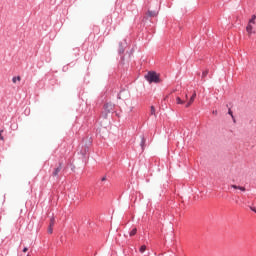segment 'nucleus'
Returning a JSON list of instances; mask_svg holds the SVG:
<instances>
[{
  "label": "nucleus",
  "instance_id": "f257e3e1",
  "mask_svg": "<svg viewBox=\"0 0 256 256\" xmlns=\"http://www.w3.org/2000/svg\"><path fill=\"white\" fill-rule=\"evenodd\" d=\"M145 79L147 81H149L150 83H160L161 79L159 78V74H157L156 72H148L145 75Z\"/></svg>",
  "mask_w": 256,
  "mask_h": 256
},
{
  "label": "nucleus",
  "instance_id": "f03ea898",
  "mask_svg": "<svg viewBox=\"0 0 256 256\" xmlns=\"http://www.w3.org/2000/svg\"><path fill=\"white\" fill-rule=\"evenodd\" d=\"M114 109H115V105L113 103H106L104 105V113H112Z\"/></svg>",
  "mask_w": 256,
  "mask_h": 256
},
{
  "label": "nucleus",
  "instance_id": "7ed1b4c3",
  "mask_svg": "<svg viewBox=\"0 0 256 256\" xmlns=\"http://www.w3.org/2000/svg\"><path fill=\"white\" fill-rule=\"evenodd\" d=\"M195 97H197V92L194 91L193 95L191 96L189 102L186 104V108L191 107L193 105V102L195 101Z\"/></svg>",
  "mask_w": 256,
  "mask_h": 256
},
{
  "label": "nucleus",
  "instance_id": "20e7f679",
  "mask_svg": "<svg viewBox=\"0 0 256 256\" xmlns=\"http://www.w3.org/2000/svg\"><path fill=\"white\" fill-rule=\"evenodd\" d=\"M55 226V218H51L48 233H53V227Z\"/></svg>",
  "mask_w": 256,
  "mask_h": 256
},
{
  "label": "nucleus",
  "instance_id": "39448f33",
  "mask_svg": "<svg viewBox=\"0 0 256 256\" xmlns=\"http://www.w3.org/2000/svg\"><path fill=\"white\" fill-rule=\"evenodd\" d=\"M63 167L61 166V164H59V166L57 167V168H55V170H54V172L52 173V175L54 176V177H57V175H59V173H61V169H62Z\"/></svg>",
  "mask_w": 256,
  "mask_h": 256
},
{
  "label": "nucleus",
  "instance_id": "423d86ee",
  "mask_svg": "<svg viewBox=\"0 0 256 256\" xmlns=\"http://www.w3.org/2000/svg\"><path fill=\"white\" fill-rule=\"evenodd\" d=\"M246 31H247L249 37H251V35L253 34V25L248 23V25L246 27Z\"/></svg>",
  "mask_w": 256,
  "mask_h": 256
},
{
  "label": "nucleus",
  "instance_id": "0eeeda50",
  "mask_svg": "<svg viewBox=\"0 0 256 256\" xmlns=\"http://www.w3.org/2000/svg\"><path fill=\"white\" fill-rule=\"evenodd\" d=\"M230 187H231V189H239V191H243V192L246 191L245 187H243V186H237L235 184H232V185H230Z\"/></svg>",
  "mask_w": 256,
  "mask_h": 256
},
{
  "label": "nucleus",
  "instance_id": "6e6552de",
  "mask_svg": "<svg viewBox=\"0 0 256 256\" xmlns=\"http://www.w3.org/2000/svg\"><path fill=\"white\" fill-rule=\"evenodd\" d=\"M140 146L142 148V151H145V136L140 137Z\"/></svg>",
  "mask_w": 256,
  "mask_h": 256
},
{
  "label": "nucleus",
  "instance_id": "1a4fd4ad",
  "mask_svg": "<svg viewBox=\"0 0 256 256\" xmlns=\"http://www.w3.org/2000/svg\"><path fill=\"white\" fill-rule=\"evenodd\" d=\"M146 15L147 17H157L158 13L156 11L149 10Z\"/></svg>",
  "mask_w": 256,
  "mask_h": 256
},
{
  "label": "nucleus",
  "instance_id": "9d476101",
  "mask_svg": "<svg viewBox=\"0 0 256 256\" xmlns=\"http://www.w3.org/2000/svg\"><path fill=\"white\" fill-rule=\"evenodd\" d=\"M176 103L177 105H184L185 101L181 99V97H176Z\"/></svg>",
  "mask_w": 256,
  "mask_h": 256
},
{
  "label": "nucleus",
  "instance_id": "9b49d317",
  "mask_svg": "<svg viewBox=\"0 0 256 256\" xmlns=\"http://www.w3.org/2000/svg\"><path fill=\"white\" fill-rule=\"evenodd\" d=\"M150 115H153L154 117H157L155 106L150 107Z\"/></svg>",
  "mask_w": 256,
  "mask_h": 256
},
{
  "label": "nucleus",
  "instance_id": "f8f14e48",
  "mask_svg": "<svg viewBox=\"0 0 256 256\" xmlns=\"http://www.w3.org/2000/svg\"><path fill=\"white\" fill-rule=\"evenodd\" d=\"M256 15H252L251 19L249 20L250 25H255Z\"/></svg>",
  "mask_w": 256,
  "mask_h": 256
},
{
  "label": "nucleus",
  "instance_id": "ddd939ff",
  "mask_svg": "<svg viewBox=\"0 0 256 256\" xmlns=\"http://www.w3.org/2000/svg\"><path fill=\"white\" fill-rule=\"evenodd\" d=\"M20 81H21V76H16L12 78L13 83H17V82L19 83Z\"/></svg>",
  "mask_w": 256,
  "mask_h": 256
},
{
  "label": "nucleus",
  "instance_id": "4468645a",
  "mask_svg": "<svg viewBox=\"0 0 256 256\" xmlns=\"http://www.w3.org/2000/svg\"><path fill=\"white\" fill-rule=\"evenodd\" d=\"M140 253H145V251H147V246H145V245H142L141 247H140Z\"/></svg>",
  "mask_w": 256,
  "mask_h": 256
},
{
  "label": "nucleus",
  "instance_id": "2eb2a0df",
  "mask_svg": "<svg viewBox=\"0 0 256 256\" xmlns=\"http://www.w3.org/2000/svg\"><path fill=\"white\" fill-rule=\"evenodd\" d=\"M134 235H137V228L132 229L130 232V237H133Z\"/></svg>",
  "mask_w": 256,
  "mask_h": 256
},
{
  "label": "nucleus",
  "instance_id": "dca6fc26",
  "mask_svg": "<svg viewBox=\"0 0 256 256\" xmlns=\"http://www.w3.org/2000/svg\"><path fill=\"white\" fill-rule=\"evenodd\" d=\"M207 75H209V70H205L202 72V78L205 79V77H207Z\"/></svg>",
  "mask_w": 256,
  "mask_h": 256
},
{
  "label": "nucleus",
  "instance_id": "f3484780",
  "mask_svg": "<svg viewBox=\"0 0 256 256\" xmlns=\"http://www.w3.org/2000/svg\"><path fill=\"white\" fill-rule=\"evenodd\" d=\"M3 133V130H0V141H5V138L3 136H1Z\"/></svg>",
  "mask_w": 256,
  "mask_h": 256
},
{
  "label": "nucleus",
  "instance_id": "a211bd4d",
  "mask_svg": "<svg viewBox=\"0 0 256 256\" xmlns=\"http://www.w3.org/2000/svg\"><path fill=\"white\" fill-rule=\"evenodd\" d=\"M228 113L233 117V111H231V109L228 110Z\"/></svg>",
  "mask_w": 256,
  "mask_h": 256
},
{
  "label": "nucleus",
  "instance_id": "6ab92c4d",
  "mask_svg": "<svg viewBox=\"0 0 256 256\" xmlns=\"http://www.w3.org/2000/svg\"><path fill=\"white\" fill-rule=\"evenodd\" d=\"M27 251H29V249H28L27 247H25V248L23 249V253H27Z\"/></svg>",
  "mask_w": 256,
  "mask_h": 256
},
{
  "label": "nucleus",
  "instance_id": "aec40b11",
  "mask_svg": "<svg viewBox=\"0 0 256 256\" xmlns=\"http://www.w3.org/2000/svg\"><path fill=\"white\" fill-rule=\"evenodd\" d=\"M251 211H253L254 213H256V209L254 207H250Z\"/></svg>",
  "mask_w": 256,
  "mask_h": 256
},
{
  "label": "nucleus",
  "instance_id": "412c9836",
  "mask_svg": "<svg viewBox=\"0 0 256 256\" xmlns=\"http://www.w3.org/2000/svg\"><path fill=\"white\" fill-rule=\"evenodd\" d=\"M212 113L213 115H217V110L213 111Z\"/></svg>",
  "mask_w": 256,
  "mask_h": 256
},
{
  "label": "nucleus",
  "instance_id": "4be33fe9",
  "mask_svg": "<svg viewBox=\"0 0 256 256\" xmlns=\"http://www.w3.org/2000/svg\"><path fill=\"white\" fill-rule=\"evenodd\" d=\"M102 181H107V177H103V178H102Z\"/></svg>",
  "mask_w": 256,
  "mask_h": 256
},
{
  "label": "nucleus",
  "instance_id": "5701e85b",
  "mask_svg": "<svg viewBox=\"0 0 256 256\" xmlns=\"http://www.w3.org/2000/svg\"><path fill=\"white\" fill-rule=\"evenodd\" d=\"M185 99H189V96L187 94L185 95Z\"/></svg>",
  "mask_w": 256,
  "mask_h": 256
}]
</instances>
